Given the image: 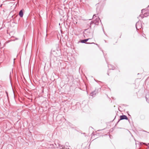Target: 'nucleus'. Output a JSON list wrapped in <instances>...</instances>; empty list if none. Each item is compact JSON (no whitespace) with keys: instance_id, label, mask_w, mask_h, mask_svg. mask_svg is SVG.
<instances>
[{"instance_id":"1","label":"nucleus","mask_w":149,"mask_h":149,"mask_svg":"<svg viewBox=\"0 0 149 149\" xmlns=\"http://www.w3.org/2000/svg\"><path fill=\"white\" fill-rule=\"evenodd\" d=\"M51 55L52 56H54L57 57L60 56L59 51L57 50H52L51 52Z\"/></svg>"},{"instance_id":"2","label":"nucleus","mask_w":149,"mask_h":149,"mask_svg":"<svg viewBox=\"0 0 149 149\" xmlns=\"http://www.w3.org/2000/svg\"><path fill=\"white\" fill-rule=\"evenodd\" d=\"M100 19L99 17L96 18L95 20L91 22L90 23V25H91L93 24H94L96 25H98Z\"/></svg>"},{"instance_id":"3","label":"nucleus","mask_w":149,"mask_h":149,"mask_svg":"<svg viewBox=\"0 0 149 149\" xmlns=\"http://www.w3.org/2000/svg\"><path fill=\"white\" fill-rule=\"evenodd\" d=\"M98 92V89H95L93 91H92L90 95L92 96L93 97H94L96 95L97 93Z\"/></svg>"},{"instance_id":"4","label":"nucleus","mask_w":149,"mask_h":149,"mask_svg":"<svg viewBox=\"0 0 149 149\" xmlns=\"http://www.w3.org/2000/svg\"><path fill=\"white\" fill-rule=\"evenodd\" d=\"M128 118L125 115H121L120 116V119L118 121L117 123V124L119 122L120 120H122L123 119H125L127 120H128Z\"/></svg>"},{"instance_id":"5","label":"nucleus","mask_w":149,"mask_h":149,"mask_svg":"<svg viewBox=\"0 0 149 149\" xmlns=\"http://www.w3.org/2000/svg\"><path fill=\"white\" fill-rule=\"evenodd\" d=\"M136 27L137 30L139 29L141 27V25L139 22H137L136 24Z\"/></svg>"},{"instance_id":"6","label":"nucleus","mask_w":149,"mask_h":149,"mask_svg":"<svg viewBox=\"0 0 149 149\" xmlns=\"http://www.w3.org/2000/svg\"><path fill=\"white\" fill-rule=\"evenodd\" d=\"M149 15V13L148 12H146L144 14L142 15H140L139 17L141 16L142 18H144V17H146Z\"/></svg>"},{"instance_id":"7","label":"nucleus","mask_w":149,"mask_h":149,"mask_svg":"<svg viewBox=\"0 0 149 149\" xmlns=\"http://www.w3.org/2000/svg\"><path fill=\"white\" fill-rule=\"evenodd\" d=\"M108 66L109 70L115 69V67L111 65L108 64Z\"/></svg>"},{"instance_id":"8","label":"nucleus","mask_w":149,"mask_h":149,"mask_svg":"<svg viewBox=\"0 0 149 149\" xmlns=\"http://www.w3.org/2000/svg\"><path fill=\"white\" fill-rule=\"evenodd\" d=\"M91 25H90V28H88L85 30V31L86 32L88 33H91Z\"/></svg>"},{"instance_id":"9","label":"nucleus","mask_w":149,"mask_h":149,"mask_svg":"<svg viewBox=\"0 0 149 149\" xmlns=\"http://www.w3.org/2000/svg\"><path fill=\"white\" fill-rule=\"evenodd\" d=\"M19 15L20 17H22L23 16V13L22 10H21L19 12Z\"/></svg>"},{"instance_id":"10","label":"nucleus","mask_w":149,"mask_h":149,"mask_svg":"<svg viewBox=\"0 0 149 149\" xmlns=\"http://www.w3.org/2000/svg\"><path fill=\"white\" fill-rule=\"evenodd\" d=\"M90 38H88L87 39H85L81 40V42L82 43H86V42Z\"/></svg>"},{"instance_id":"11","label":"nucleus","mask_w":149,"mask_h":149,"mask_svg":"<svg viewBox=\"0 0 149 149\" xmlns=\"http://www.w3.org/2000/svg\"><path fill=\"white\" fill-rule=\"evenodd\" d=\"M97 14H94L93 16V18H94L95 17H96L97 16Z\"/></svg>"},{"instance_id":"12","label":"nucleus","mask_w":149,"mask_h":149,"mask_svg":"<svg viewBox=\"0 0 149 149\" xmlns=\"http://www.w3.org/2000/svg\"><path fill=\"white\" fill-rule=\"evenodd\" d=\"M145 10V9H143L142 10H141V13H142V14H143V12Z\"/></svg>"},{"instance_id":"13","label":"nucleus","mask_w":149,"mask_h":149,"mask_svg":"<svg viewBox=\"0 0 149 149\" xmlns=\"http://www.w3.org/2000/svg\"><path fill=\"white\" fill-rule=\"evenodd\" d=\"M87 44H95V43L94 42H92V43H90V42H87L86 43Z\"/></svg>"},{"instance_id":"14","label":"nucleus","mask_w":149,"mask_h":149,"mask_svg":"<svg viewBox=\"0 0 149 149\" xmlns=\"http://www.w3.org/2000/svg\"><path fill=\"white\" fill-rule=\"evenodd\" d=\"M141 143H143V144H144V145H146V146L147 145V144L146 143H142V142L141 143Z\"/></svg>"},{"instance_id":"15","label":"nucleus","mask_w":149,"mask_h":149,"mask_svg":"<svg viewBox=\"0 0 149 149\" xmlns=\"http://www.w3.org/2000/svg\"><path fill=\"white\" fill-rule=\"evenodd\" d=\"M6 94H7V97H8V93H7V91H6Z\"/></svg>"},{"instance_id":"16","label":"nucleus","mask_w":149,"mask_h":149,"mask_svg":"<svg viewBox=\"0 0 149 149\" xmlns=\"http://www.w3.org/2000/svg\"><path fill=\"white\" fill-rule=\"evenodd\" d=\"M107 74H108V75H109V73H107Z\"/></svg>"},{"instance_id":"17","label":"nucleus","mask_w":149,"mask_h":149,"mask_svg":"<svg viewBox=\"0 0 149 149\" xmlns=\"http://www.w3.org/2000/svg\"><path fill=\"white\" fill-rule=\"evenodd\" d=\"M146 101H147V97H146Z\"/></svg>"},{"instance_id":"18","label":"nucleus","mask_w":149,"mask_h":149,"mask_svg":"<svg viewBox=\"0 0 149 149\" xmlns=\"http://www.w3.org/2000/svg\"><path fill=\"white\" fill-rule=\"evenodd\" d=\"M148 148H149V146H148Z\"/></svg>"},{"instance_id":"19","label":"nucleus","mask_w":149,"mask_h":149,"mask_svg":"<svg viewBox=\"0 0 149 149\" xmlns=\"http://www.w3.org/2000/svg\"><path fill=\"white\" fill-rule=\"evenodd\" d=\"M148 144H149V143H148Z\"/></svg>"}]
</instances>
